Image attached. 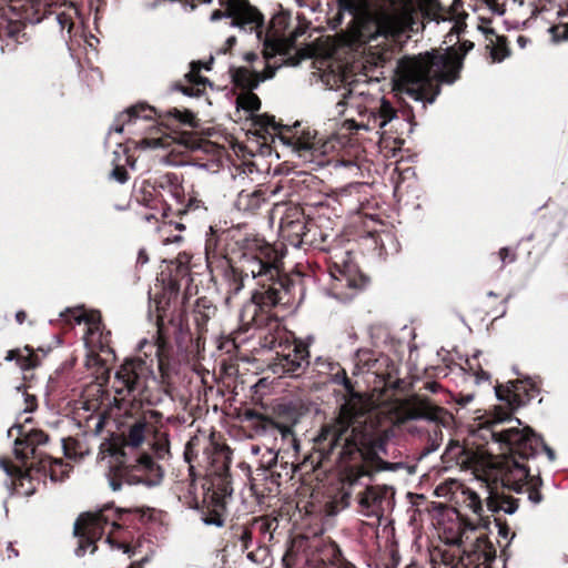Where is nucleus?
I'll return each instance as SVG.
<instances>
[{
	"label": "nucleus",
	"instance_id": "f257e3e1",
	"mask_svg": "<svg viewBox=\"0 0 568 568\" xmlns=\"http://www.w3.org/2000/svg\"><path fill=\"white\" fill-rule=\"evenodd\" d=\"M339 9L352 14L343 40L354 52L353 69L369 79H378V70L390 59L394 44L404 43L419 22L410 12L374 13L366 0H338Z\"/></svg>",
	"mask_w": 568,
	"mask_h": 568
},
{
	"label": "nucleus",
	"instance_id": "f03ea898",
	"mask_svg": "<svg viewBox=\"0 0 568 568\" xmlns=\"http://www.w3.org/2000/svg\"><path fill=\"white\" fill-rule=\"evenodd\" d=\"M317 365L327 366L332 374L331 381L342 385L347 397L341 405L337 416L324 424L314 438V447L320 456L335 455L338 458L352 457L361 449L376 454L384 450L383 443L375 430V422L369 413L368 402L354 389L352 381L344 368L337 363L316 361Z\"/></svg>",
	"mask_w": 568,
	"mask_h": 568
},
{
	"label": "nucleus",
	"instance_id": "7ed1b4c3",
	"mask_svg": "<svg viewBox=\"0 0 568 568\" xmlns=\"http://www.w3.org/2000/svg\"><path fill=\"white\" fill-rule=\"evenodd\" d=\"M473 45L464 42L462 54L449 48L444 53L425 52L400 58L394 71V90L414 101L433 103L440 93V83L453 84L459 78L464 55Z\"/></svg>",
	"mask_w": 568,
	"mask_h": 568
},
{
	"label": "nucleus",
	"instance_id": "20e7f679",
	"mask_svg": "<svg viewBox=\"0 0 568 568\" xmlns=\"http://www.w3.org/2000/svg\"><path fill=\"white\" fill-rule=\"evenodd\" d=\"M111 455L126 470L129 485L156 487L164 478L159 462L170 456L169 434L150 427L145 416L138 418L129 426L121 447L113 448Z\"/></svg>",
	"mask_w": 568,
	"mask_h": 568
},
{
	"label": "nucleus",
	"instance_id": "39448f33",
	"mask_svg": "<svg viewBox=\"0 0 568 568\" xmlns=\"http://www.w3.org/2000/svg\"><path fill=\"white\" fill-rule=\"evenodd\" d=\"M138 348L144 357L126 359L115 372L113 387L122 397L144 400L154 363L163 376L169 372L171 346L158 332L152 341L141 339Z\"/></svg>",
	"mask_w": 568,
	"mask_h": 568
},
{
	"label": "nucleus",
	"instance_id": "423d86ee",
	"mask_svg": "<svg viewBox=\"0 0 568 568\" xmlns=\"http://www.w3.org/2000/svg\"><path fill=\"white\" fill-rule=\"evenodd\" d=\"M521 422L511 418L508 413H497L488 417L480 427L481 436H489L501 449L508 450V456L518 460L535 457L542 449L550 462L555 460V452L529 427H523Z\"/></svg>",
	"mask_w": 568,
	"mask_h": 568
},
{
	"label": "nucleus",
	"instance_id": "0eeeda50",
	"mask_svg": "<svg viewBox=\"0 0 568 568\" xmlns=\"http://www.w3.org/2000/svg\"><path fill=\"white\" fill-rule=\"evenodd\" d=\"M341 97L342 99L336 103V110L338 114H343L345 111L349 113L343 128L351 132L362 130L382 134V130L397 119L396 110L383 97L354 98L353 90L345 85L342 88Z\"/></svg>",
	"mask_w": 568,
	"mask_h": 568
},
{
	"label": "nucleus",
	"instance_id": "6e6552de",
	"mask_svg": "<svg viewBox=\"0 0 568 568\" xmlns=\"http://www.w3.org/2000/svg\"><path fill=\"white\" fill-rule=\"evenodd\" d=\"M389 407H396L397 423L424 419L433 424L432 430H428L426 445L423 449L424 456L436 452L440 447L443 443L442 428H449L454 424V417L447 409L419 395H413Z\"/></svg>",
	"mask_w": 568,
	"mask_h": 568
},
{
	"label": "nucleus",
	"instance_id": "1a4fd4ad",
	"mask_svg": "<svg viewBox=\"0 0 568 568\" xmlns=\"http://www.w3.org/2000/svg\"><path fill=\"white\" fill-rule=\"evenodd\" d=\"M491 476L495 481H500L503 487L516 493H527L532 504H539L542 496L539 491L541 479L539 476H530L529 468L515 456H506L491 460Z\"/></svg>",
	"mask_w": 568,
	"mask_h": 568
},
{
	"label": "nucleus",
	"instance_id": "9d476101",
	"mask_svg": "<svg viewBox=\"0 0 568 568\" xmlns=\"http://www.w3.org/2000/svg\"><path fill=\"white\" fill-rule=\"evenodd\" d=\"M270 252V247L261 245L257 240H245L236 268L240 280L235 281L231 286V293L237 294L243 288L244 281L247 278H257L258 282H263L277 277L278 271L275 265L265 260Z\"/></svg>",
	"mask_w": 568,
	"mask_h": 568
},
{
	"label": "nucleus",
	"instance_id": "9b49d317",
	"mask_svg": "<svg viewBox=\"0 0 568 568\" xmlns=\"http://www.w3.org/2000/svg\"><path fill=\"white\" fill-rule=\"evenodd\" d=\"M494 558L495 549L484 535L476 537L468 547L457 546L442 554V561L446 568H479Z\"/></svg>",
	"mask_w": 568,
	"mask_h": 568
},
{
	"label": "nucleus",
	"instance_id": "f8f14e48",
	"mask_svg": "<svg viewBox=\"0 0 568 568\" xmlns=\"http://www.w3.org/2000/svg\"><path fill=\"white\" fill-rule=\"evenodd\" d=\"M108 510H99L97 513H87L81 515L74 523V535L79 538V545L75 549L78 557L84 556L87 548L92 547L91 552H94L95 541L100 539L108 526L112 529H118L120 526L110 519L106 514Z\"/></svg>",
	"mask_w": 568,
	"mask_h": 568
},
{
	"label": "nucleus",
	"instance_id": "ddd939ff",
	"mask_svg": "<svg viewBox=\"0 0 568 568\" xmlns=\"http://www.w3.org/2000/svg\"><path fill=\"white\" fill-rule=\"evenodd\" d=\"M225 11L215 10L211 20L216 21L222 17L232 18L231 26L237 27L246 32H255L258 39L263 32V16L253 8L246 0H220Z\"/></svg>",
	"mask_w": 568,
	"mask_h": 568
},
{
	"label": "nucleus",
	"instance_id": "4468645a",
	"mask_svg": "<svg viewBox=\"0 0 568 568\" xmlns=\"http://www.w3.org/2000/svg\"><path fill=\"white\" fill-rule=\"evenodd\" d=\"M331 275L334 280L333 296L341 301L353 298L368 282V278L359 272L357 266L351 263L344 265L335 263L331 270Z\"/></svg>",
	"mask_w": 568,
	"mask_h": 568
},
{
	"label": "nucleus",
	"instance_id": "2eb2a0df",
	"mask_svg": "<svg viewBox=\"0 0 568 568\" xmlns=\"http://www.w3.org/2000/svg\"><path fill=\"white\" fill-rule=\"evenodd\" d=\"M395 490L387 485L369 486L357 495L359 513L379 523L384 515L394 507Z\"/></svg>",
	"mask_w": 568,
	"mask_h": 568
},
{
	"label": "nucleus",
	"instance_id": "dca6fc26",
	"mask_svg": "<svg viewBox=\"0 0 568 568\" xmlns=\"http://www.w3.org/2000/svg\"><path fill=\"white\" fill-rule=\"evenodd\" d=\"M307 346L300 343L287 353L277 355L273 372L282 376L300 377L310 365Z\"/></svg>",
	"mask_w": 568,
	"mask_h": 568
},
{
	"label": "nucleus",
	"instance_id": "f3484780",
	"mask_svg": "<svg viewBox=\"0 0 568 568\" xmlns=\"http://www.w3.org/2000/svg\"><path fill=\"white\" fill-rule=\"evenodd\" d=\"M13 430L18 433L13 452L21 462H26L29 457L37 458V448L49 440V436L40 429L24 430L22 426H14L9 429V436L13 435Z\"/></svg>",
	"mask_w": 568,
	"mask_h": 568
},
{
	"label": "nucleus",
	"instance_id": "a211bd4d",
	"mask_svg": "<svg viewBox=\"0 0 568 568\" xmlns=\"http://www.w3.org/2000/svg\"><path fill=\"white\" fill-rule=\"evenodd\" d=\"M375 430L378 434V437L381 438V442L383 443L384 450H381L376 454H371V452H364V449L358 452V454L352 456V457H345V458H338L335 455L332 456H321L322 460H331L335 464H346L353 460L364 459L367 462H372L375 465L376 470L381 471H397L400 469H407L409 474H412L414 470L412 467L407 466L406 464L402 462L397 463H389L385 462L379 458L381 454H386V439L383 436V430L375 424Z\"/></svg>",
	"mask_w": 568,
	"mask_h": 568
},
{
	"label": "nucleus",
	"instance_id": "6ab92c4d",
	"mask_svg": "<svg viewBox=\"0 0 568 568\" xmlns=\"http://www.w3.org/2000/svg\"><path fill=\"white\" fill-rule=\"evenodd\" d=\"M68 313H70L77 323L84 322L89 325L88 328V337L85 341V344L88 346L92 347H99L101 351H103L105 347H108L109 341L103 337L102 335V324H101V315L98 311H90L87 312L82 308H75V310H68Z\"/></svg>",
	"mask_w": 568,
	"mask_h": 568
},
{
	"label": "nucleus",
	"instance_id": "aec40b11",
	"mask_svg": "<svg viewBox=\"0 0 568 568\" xmlns=\"http://www.w3.org/2000/svg\"><path fill=\"white\" fill-rule=\"evenodd\" d=\"M443 460L446 464L456 465L463 469L474 470H476L480 464V457L475 450L454 439H452L445 448Z\"/></svg>",
	"mask_w": 568,
	"mask_h": 568
},
{
	"label": "nucleus",
	"instance_id": "412c9836",
	"mask_svg": "<svg viewBox=\"0 0 568 568\" xmlns=\"http://www.w3.org/2000/svg\"><path fill=\"white\" fill-rule=\"evenodd\" d=\"M260 288L252 294V302L260 308H268L277 305L282 301L284 293V283L274 277L258 282Z\"/></svg>",
	"mask_w": 568,
	"mask_h": 568
},
{
	"label": "nucleus",
	"instance_id": "4be33fe9",
	"mask_svg": "<svg viewBox=\"0 0 568 568\" xmlns=\"http://www.w3.org/2000/svg\"><path fill=\"white\" fill-rule=\"evenodd\" d=\"M156 112L152 106L144 104L134 105L116 119V124L111 130L115 133H122L123 131L134 133L135 130L133 128L140 121L152 120Z\"/></svg>",
	"mask_w": 568,
	"mask_h": 568
},
{
	"label": "nucleus",
	"instance_id": "5701e85b",
	"mask_svg": "<svg viewBox=\"0 0 568 568\" xmlns=\"http://www.w3.org/2000/svg\"><path fill=\"white\" fill-rule=\"evenodd\" d=\"M0 466L6 471V474L11 477V484L14 486V490L17 494L23 496H31L36 493L37 487L33 483V466H31L28 470L23 471L21 468L17 466L9 465L6 460H0Z\"/></svg>",
	"mask_w": 568,
	"mask_h": 568
},
{
	"label": "nucleus",
	"instance_id": "b1692460",
	"mask_svg": "<svg viewBox=\"0 0 568 568\" xmlns=\"http://www.w3.org/2000/svg\"><path fill=\"white\" fill-rule=\"evenodd\" d=\"M276 68L271 65H266L265 71L263 73L257 71H252L246 67H239L231 69V77L235 85L241 87L245 90H253L258 87V84L267 79L274 77Z\"/></svg>",
	"mask_w": 568,
	"mask_h": 568
},
{
	"label": "nucleus",
	"instance_id": "393cba45",
	"mask_svg": "<svg viewBox=\"0 0 568 568\" xmlns=\"http://www.w3.org/2000/svg\"><path fill=\"white\" fill-rule=\"evenodd\" d=\"M247 416L250 418H256L258 420L257 428L260 432L264 435H271L275 439L277 438V435L281 436L283 442L287 443H294V433H293V425L288 424H282L278 422H275L268 417H264L258 413L255 412H248Z\"/></svg>",
	"mask_w": 568,
	"mask_h": 568
},
{
	"label": "nucleus",
	"instance_id": "a878e982",
	"mask_svg": "<svg viewBox=\"0 0 568 568\" xmlns=\"http://www.w3.org/2000/svg\"><path fill=\"white\" fill-rule=\"evenodd\" d=\"M71 466L64 463L62 459L45 457L40 458L39 468L37 471H43L44 476H49L51 481L60 483L63 481L68 476Z\"/></svg>",
	"mask_w": 568,
	"mask_h": 568
},
{
	"label": "nucleus",
	"instance_id": "bb28decb",
	"mask_svg": "<svg viewBox=\"0 0 568 568\" xmlns=\"http://www.w3.org/2000/svg\"><path fill=\"white\" fill-rule=\"evenodd\" d=\"M295 36L288 38L266 36L264 40V59L270 60L276 54L288 55L294 50Z\"/></svg>",
	"mask_w": 568,
	"mask_h": 568
},
{
	"label": "nucleus",
	"instance_id": "cd10ccee",
	"mask_svg": "<svg viewBox=\"0 0 568 568\" xmlns=\"http://www.w3.org/2000/svg\"><path fill=\"white\" fill-rule=\"evenodd\" d=\"M486 508L491 513L503 511L513 515L518 509V500L513 497L487 489Z\"/></svg>",
	"mask_w": 568,
	"mask_h": 568
},
{
	"label": "nucleus",
	"instance_id": "c85d7f7f",
	"mask_svg": "<svg viewBox=\"0 0 568 568\" xmlns=\"http://www.w3.org/2000/svg\"><path fill=\"white\" fill-rule=\"evenodd\" d=\"M200 67L195 62L192 63V70L186 75L189 81L186 84H180V91L187 97L199 98L204 94L209 80L199 75Z\"/></svg>",
	"mask_w": 568,
	"mask_h": 568
},
{
	"label": "nucleus",
	"instance_id": "c756f323",
	"mask_svg": "<svg viewBox=\"0 0 568 568\" xmlns=\"http://www.w3.org/2000/svg\"><path fill=\"white\" fill-rule=\"evenodd\" d=\"M265 201L264 193L260 190L255 191H241L237 194L235 206L240 211L253 212L262 205Z\"/></svg>",
	"mask_w": 568,
	"mask_h": 568
},
{
	"label": "nucleus",
	"instance_id": "7c9ffc66",
	"mask_svg": "<svg viewBox=\"0 0 568 568\" xmlns=\"http://www.w3.org/2000/svg\"><path fill=\"white\" fill-rule=\"evenodd\" d=\"M283 142L291 146L294 152L302 156L305 152L316 151L318 149L315 136L310 132L303 135H293L290 138H282Z\"/></svg>",
	"mask_w": 568,
	"mask_h": 568
},
{
	"label": "nucleus",
	"instance_id": "2f4dec72",
	"mask_svg": "<svg viewBox=\"0 0 568 568\" xmlns=\"http://www.w3.org/2000/svg\"><path fill=\"white\" fill-rule=\"evenodd\" d=\"M325 555L329 566L323 561V568H356L352 562L343 557L339 547L334 542L327 547Z\"/></svg>",
	"mask_w": 568,
	"mask_h": 568
},
{
	"label": "nucleus",
	"instance_id": "473e14b6",
	"mask_svg": "<svg viewBox=\"0 0 568 568\" xmlns=\"http://www.w3.org/2000/svg\"><path fill=\"white\" fill-rule=\"evenodd\" d=\"M6 359H16L20 368L23 371L31 369L36 366V359L29 347L24 348V353L21 351H9L6 356Z\"/></svg>",
	"mask_w": 568,
	"mask_h": 568
},
{
	"label": "nucleus",
	"instance_id": "72a5a7b5",
	"mask_svg": "<svg viewBox=\"0 0 568 568\" xmlns=\"http://www.w3.org/2000/svg\"><path fill=\"white\" fill-rule=\"evenodd\" d=\"M237 106L253 114L260 110L261 101L252 90H247L237 97Z\"/></svg>",
	"mask_w": 568,
	"mask_h": 568
},
{
	"label": "nucleus",
	"instance_id": "f704fd0d",
	"mask_svg": "<svg viewBox=\"0 0 568 568\" xmlns=\"http://www.w3.org/2000/svg\"><path fill=\"white\" fill-rule=\"evenodd\" d=\"M252 125L255 128L256 132L268 133L270 130L276 131L278 125L275 122L274 116L268 114H254L252 115Z\"/></svg>",
	"mask_w": 568,
	"mask_h": 568
},
{
	"label": "nucleus",
	"instance_id": "c9c22d12",
	"mask_svg": "<svg viewBox=\"0 0 568 568\" xmlns=\"http://www.w3.org/2000/svg\"><path fill=\"white\" fill-rule=\"evenodd\" d=\"M466 495V506L476 515L483 516L484 515V504L481 501V498L478 496V494L474 490L467 489L465 491Z\"/></svg>",
	"mask_w": 568,
	"mask_h": 568
},
{
	"label": "nucleus",
	"instance_id": "e433bc0d",
	"mask_svg": "<svg viewBox=\"0 0 568 568\" xmlns=\"http://www.w3.org/2000/svg\"><path fill=\"white\" fill-rule=\"evenodd\" d=\"M166 113L169 116H172L178 122L189 125L191 128H195V119L191 111H189V110L181 111V110L174 108V109L169 110Z\"/></svg>",
	"mask_w": 568,
	"mask_h": 568
},
{
	"label": "nucleus",
	"instance_id": "4c0bfd02",
	"mask_svg": "<svg viewBox=\"0 0 568 568\" xmlns=\"http://www.w3.org/2000/svg\"><path fill=\"white\" fill-rule=\"evenodd\" d=\"M138 146L141 149H164L169 146V141L163 138H144L138 143Z\"/></svg>",
	"mask_w": 568,
	"mask_h": 568
},
{
	"label": "nucleus",
	"instance_id": "58836bf2",
	"mask_svg": "<svg viewBox=\"0 0 568 568\" xmlns=\"http://www.w3.org/2000/svg\"><path fill=\"white\" fill-rule=\"evenodd\" d=\"M125 471L124 467L119 464V473L115 476L109 477V486L113 491L121 490L123 483L129 484L125 479Z\"/></svg>",
	"mask_w": 568,
	"mask_h": 568
},
{
	"label": "nucleus",
	"instance_id": "ea45409f",
	"mask_svg": "<svg viewBox=\"0 0 568 568\" xmlns=\"http://www.w3.org/2000/svg\"><path fill=\"white\" fill-rule=\"evenodd\" d=\"M549 31L555 42L568 40V24L554 26Z\"/></svg>",
	"mask_w": 568,
	"mask_h": 568
},
{
	"label": "nucleus",
	"instance_id": "a19ab883",
	"mask_svg": "<svg viewBox=\"0 0 568 568\" xmlns=\"http://www.w3.org/2000/svg\"><path fill=\"white\" fill-rule=\"evenodd\" d=\"M111 176L120 183H125L128 181V172L124 166L120 164H116L112 170Z\"/></svg>",
	"mask_w": 568,
	"mask_h": 568
},
{
	"label": "nucleus",
	"instance_id": "79ce46f5",
	"mask_svg": "<svg viewBox=\"0 0 568 568\" xmlns=\"http://www.w3.org/2000/svg\"><path fill=\"white\" fill-rule=\"evenodd\" d=\"M490 55L493 61L501 62L508 55V50L505 47H493Z\"/></svg>",
	"mask_w": 568,
	"mask_h": 568
},
{
	"label": "nucleus",
	"instance_id": "37998d69",
	"mask_svg": "<svg viewBox=\"0 0 568 568\" xmlns=\"http://www.w3.org/2000/svg\"><path fill=\"white\" fill-rule=\"evenodd\" d=\"M427 16L432 19L437 20L439 18L440 6L437 0H428L427 2Z\"/></svg>",
	"mask_w": 568,
	"mask_h": 568
},
{
	"label": "nucleus",
	"instance_id": "c03bdc74",
	"mask_svg": "<svg viewBox=\"0 0 568 568\" xmlns=\"http://www.w3.org/2000/svg\"><path fill=\"white\" fill-rule=\"evenodd\" d=\"M203 523L207 526L216 527H222L224 525L223 518L217 514L203 517Z\"/></svg>",
	"mask_w": 568,
	"mask_h": 568
},
{
	"label": "nucleus",
	"instance_id": "a18cd8bd",
	"mask_svg": "<svg viewBox=\"0 0 568 568\" xmlns=\"http://www.w3.org/2000/svg\"><path fill=\"white\" fill-rule=\"evenodd\" d=\"M203 207V202L201 200H197L196 197H190L187 200L186 210L187 211H195Z\"/></svg>",
	"mask_w": 568,
	"mask_h": 568
},
{
	"label": "nucleus",
	"instance_id": "49530a36",
	"mask_svg": "<svg viewBox=\"0 0 568 568\" xmlns=\"http://www.w3.org/2000/svg\"><path fill=\"white\" fill-rule=\"evenodd\" d=\"M57 21L59 22V24L61 26L62 29L68 27V31L70 32V30L72 28V23L70 22V19L68 16H65L64 13H60L57 16Z\"/></svg>",
	"mask_w": 568,
	"mask_h": 568
},
{
	"label": "nucleus",
	"instance_id": "de8ad7c7",
	"mask_svg": "<svg viewBox=\"0 0 568 568\" xmlns=\"http://www.w3.org/2000/svg\"><path fill=\"white\" fill-rule=\"evenodd\" d=\"M252 539V534L247 529H243L240 535V540L242 541L244 548H248V544Z\"/></svg>",
	"mask_w": 568,
	"mask_h": 568
},
{
	"label": "nucleus",
	"instance_id": "09e8293b",
	"mask_svg": "<svg viewBox=\"0 0 568 568\" xmlns=\"http://www.w3.org/2000/svg\"><path fill=\"white\" fill-rule=\"evenodd\" d=\"M26 404H27L26 410H33L36 407V397L32 395L26 394Z\"/></svg>",
	"mask_w": 568,
	"mask_h": 568
},
{
	"label": "nucleus",
	"instance_id": "8fccbe9b",
	"mask_svg": "<svg viewBox=\"0 0 568 568\" xmlns=\"http://www.w3.org/2000/svg\"><path fill=\"white\" fill-rule=\"evenodd\" d=\"M474 396L468 394V395H465V396H462L457 403L462 406H466L467 404H469L471 400H473Z\"/></svg>",
	"mask_w": 568,
	"mask_h": 568
},
{
	"label": "nucleus",
	"instance_id": "3c124183",
	"mask_svg": "<svg viewBox=\"0 0 568 568\" xmlns=\"http://www.w3.org/2000/svg\"><path fill=\"white\" fill-rule=\"evenodd\" d=\"M425 387L430 393H436L439 389V384L436 382H432V383H427Z\"/></svg>",
	"mask_w": 568,
	"mask_h": 568
},
{
	"label": "nucleus",
	"instance_id": "603ef678",
	"mask_svg": "<svg viewBox=\"0 0 568 568\" xmlns=\"http://www.w3.org/2000/svg\"><path fill=\"white\" fill-rule=\"evenodd\" d=\"M148 261H149V257H148L145 251L141 250L138 255V262L141 264H145V263H148Z\"/></svg>",
	"mask_w": 568,
	"mask_h": 568
},
{
	"label": "nucleus",
	"instance_id": "864d4df0",
	"mask_svg": "<svg viewBox=\"0 0 568 568\" xmlns=\"http://www.w3.org/2000/svg\"><path fill=\"white\" fill-rule=\"evenodd\" d=\"M258 57L256 53L254 52H246L244 54V60L247 61L248 63H252L253 61L257 60Z\"/></svg>",
	"mask_w": 568,
	"mask_h": 568
},
{
	"label": "nucleus",
	"instance_id": "5fc2aeb1",
	"mask_svg": "<svg viewBox=\"0 0 568 568\" xmlns=\"http://www.w3.org/2000/svg\"><path fill=\"white\" fill-rule=\"evenodd\" d=\"M148 414L150 418H152L155 423H158L162 418V413L158 410H150Z\"/></svg>",
	"mask_w": 568,
	"mask_h": 568
},
{
	"label": "nucleus",
	"instance_id": "6e6d98bb",
	"mask_svg": "<svg viewBox=\"0 0 568 568\" xmlns=\"http://www.w3.org/2000/svg\"><path fill=\"white\" fill-rule=\"evenodd\" d=\"M235 42H236L235 37H233V36H232V37H229V38L226 39V41H225L226 48H225V49H223V52H224V53H226V51H227L230 48H232V47L235 44Z\"/></svg>",
	"mask_w": 568,
	"mask_h": 568
},
{
	"label": "nucleus",
	"instance_id": "4d7b16f0",
	"mask_svg": "<svg viewBox=\"0 0 568 568\" xmlns=\"http://www.w3.org/2000/svg\"><path fill=\"white\" fill-rule=\"evenodd\" d=\"M499 255H500V260L505 263L506 258L509 256V248L508 247H503L499 251Z\"/></svg>",
	"mask_w": 568,
	"mask_h": 568
},
{
	"label": "nucleus",
	"instance_id": "13d9d810",
	"mask_svg": "<svg viewBox=\"0 0 568 568\" xmlns=\"http://www.w3.org/2000/svg\"><path fill=\"white\" fill-rule=\"evenodd\" d=\"M268 454L271 455V460L268 462V466L271 467L272 464L276 463L277 455L272 448L268 449Z\"/></svg>",
	"mask_w": 568,
	"mask_h": 568
},
{
	"label": "nucleus",
	"instance_id": "bf43d9fd",
	"mask_svg": "<svg viewBox=\"0 0 568 568\" xmlns=\"http://www.w3.org/2000/svg\"><path fill=\"white\" fill-rule=\"evenodd\" d=\"M17 556H18V551L10 544L8 546V557L11 558V557H17Z\"/></svg>",
	"mask_w": 568,
	"mask_h": 568
},
{
	"label": "nucleus",
	"instance_id": "052dcab7",
	"mask_svg": "<svg viewBox=\"0 0 568 568\" xmlns=\"http://www.w3.org/2000/svg\"><path fill=\"white\" fill-rule=\"evenodd\" d=\"M26 313L23 311H20L16 314V318L18 321V323H23L24 318H26Z\"/></svg>",
	"mask_w": 568,
	"mask_h": 568
},
{
	"label": "nucleus",
	"instance_id": "680f3d73",
	"mask_svg": "<svg viewBox=\"0 0 568 568\" xmlns=\"http://www.w3.org/2000/svg\"><path fill=\"white\" fill-rule=\"evenodd\" d=\"M116 547H118L119 549H122V550H123V552H125V554H129V552H130V547H129L128 545H125V544H118V545H116Z\"/></svg>",
	"mask_w": 568,
	"mask_h": 568
},
{
	"label": "nucleus",
	"instance_id": "e2e57ef3",
	"mask_svg": "<svg viewBox=\"0 0 568 568\" xmlns=\"http://www.w3.org/2000/svg\"><path fill=\"white\" fill-rule=\"evenodd\" d=\"M296 3L300 6V7H312L311 4H308L306 2V0H295Z\"/></svg>",
	"mask_w": 568,
	"mask_h": 568
},
{
	"label": "nucleus",
	"instance_id": "0e129e2a",
	"mask_svg": "<svg viewBox=\"0 0 568 568\" xmlns=\"http://www.w3.org/2000/svg\"><path fill=\"white\" fill-rule=\"evenodd\" d=\"M129 568H142V561L133 562V564L130 565Z\"/></svg>",
	"mask_w": 568,
	"mask_h": 568
},
{
	"label": "nucleus",
	"instance_id": "69168bd1",
	"mask_svg": "<svg viewBox=\"0 0 568 568\" xmlns=\"http://www.w3.org/2000/svg\"><path fill=\"white\" fill-rule=\"evenodd\" d=\"M252 453L253 454H258L260 453V447L258 446H252Z\"/></svg>",
	"mask_w": 568,
	"mask_h": 568
},
{
	"label": "nucleus",
	"instance_id": "338daca9",
	"mask_svg": "<svg viewBox=\"0 0 568 568\" xmlns=\"http://www.w3.org/2000/svg\"><path fill=\"white\" fill-rule=\"evenodd\" d=\"M105 541L111 542V531L106 535Z\"/></svg>",
	"mask_w": 568,
	"mask_h": 568
},
{
	"label": "nucleus",
	"instance_id": "774afa93",
	"mask_svg": "<svg viewBox=\"0 0 568 568\" xmlns=\"http://www.w3.org/2000/svg\"><path fill=\"white\" fill-rule=\"evenodd\" d=\"M496 395L498 396L499 399H504V397L500 395V392L498 388L496 389Z\"/></svg>",
	"mask_w": 568,
	"mask_h": 568
}]
</instances>
